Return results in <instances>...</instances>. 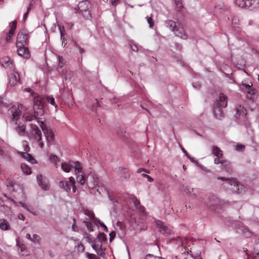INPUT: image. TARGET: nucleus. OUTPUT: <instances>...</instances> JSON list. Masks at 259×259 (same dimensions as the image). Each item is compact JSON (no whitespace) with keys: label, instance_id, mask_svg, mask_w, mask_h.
<instances>
[{"label":"nucleus","instance_id":"nucleus-1","mask_svg":"<svg viewBox=\"0 0 259 259\" xmlns=\"http://www.w3.org/2000/svg\"><path fill=\"white\" fill-rule=\"evenodd\" d=\"M22 105L20 104L18 106L16 107H12L9 109V111L10 113L12 114V121L14 122L16 124V126L14 127L15 131L18 133V134L21 136H24L26 133L25 126L24 125H20L18 124V120L19 119V117L20 115V108H22Z\"/></svg>","mask_w":259,"mask_h":259},{"label":"nucleus","instance_id":"nucleus-2","mask_svg":"<svg viewBox=\"0 0 259 259\" xmlns=\"http://www.w3.org/2000/svg\"><path fill=\"white\" fill-rule=\"evenodd\" d=\"M165 25L169 28L176 35L182 39H186L187 37L183 28L180 26L179 24L171 20H167L165 22Z\"/></svg>","mask_w":259,"mask_h":259},{"label":"nucleus","instance_id":"nucleus-3","mask_svg":"<svg viewBox=\"0 0 259 259\" xmlns=\"http://www.w3.org/2000/svg\"><path fill=\"white\" fill-rule=\"evenodd\" d=\"M59 187L69 192L71 190V187H72V191L75 193L76 191L75 179L73 177L69 178V181H61L59 183Z\"/></svg>","mask_w":259,"mask_h":259},{"label":"nucleus","instance_id":"nucleus-4","mask_svg":"<svg viewBox=\"0 0 259 259\" xmlns=\"http://www.w3.org/2000/svg\"><path fill=\"white\" fill-rule=\"evenodd\" d=\"M235 3L240 8L254 9L259 7V0H235Z\"/></svg>","mask_w":259,"mask_h":259},{"label":"nucleus","instance_id":"nucleus-5","mask_svg":"<svg viewBox=\"0 0 259 259\" xmlns=\"http://www.w3.org/2000/svg\"><path fill=\"white\" fill-rule=\"evenodd\" d=\"M218 179L226 181V183L231 187L230 189L233 192L237 193H242V190H240L239 183L236 179L233 178L229 179L225 177H219Z\"/></svg>","mask_w":259,"mask_h":259},{"label":"nucleus","instance_id":"nucleus-6","mask_svg":"<svg viewBox=\"0 0 259 259\" xmlns=\"http://www.w3.org/2000/svg\"><path fill=\"white\" fill-rule=\"evenodd\" d=\"M37 122L38 125L41 128L48 143L51 144L54 139V135L53 132L50 128H49L45 124L43 121L37 120Z\"/></svg>","mask_w":259,"mask_h":259},{"label":"nucleus","instance_id":"nucleus-7","mask_svg":"<svg viewBox=\"0 0 259 259\" xmlns=\"http://www.w3.org/2000/svg\"><path fill=\"white\" fill-rule=\"evenodd\" d=\"M235 229L237 233L241 234L244 237L248 238L251 236L252 232L247 226H244L240 222L235 223Z\"/></svg>","mask_w":259,"mask_h":259},{"label":"nucleus","instance_id":"nucleus-8","mask_svg":"<svg viewBox=\"0 0 259 259\" xmlns=\"http://www.w3.org/2000/svg\"><path fill=\"white\" fill-rule=\"evenodd\" d=\"M226 202L223 200L220 199L216 195L210 194L208 198L207 205L211 207H216L217 208H219L225 205Z\"/></svg>","mask_w":259,"mask_h":259},{"label":"nucleus","instance_id":"nucleus-9","mask_svg":"<svg viewBox=\"0 0 259 259\" xmlns=\"http://www.w3.org/2000/svg\"><path fill=\"white\" fill-rule=\"evenodd\" d=\"M28 41V32L25 29L21 30L17 35L16 47L25 46Z\"/></svg>","mask_w":259,"mask_h":259},{"label":"nucleus","instance_id":"nucleus-10","mask_svg":"<svg viewBox=\"0 0 259 259\" xmlns=\"http://www.w3.org/2000/svg\"><path fill=\"white\" fill-rule=\"evenodd\" d=\"M154 223L159 232L163 235H168L171 234V230L167 225L160 220L154 219Z\"/></svg>","mask_w":259,"mask_h":259},{"label":"nucleus","instance_id":"nucleus-11","mask_svg":"<svg viewBox=\"0 0 259 259\" xmlns=\"http://www.w3.org/2000/svg\"><path fill=\"white\" fill-rule=\"evenodd\" d=\"M99 178L94 173L89 174L86 177L85 184L89 188L94 189L98 185Z\"/></svg>","mask_w":259,"mask_h":259},{"label":"nucleus","instance_id":"nucleus-12","mask_svg":"<svg viewBox=\"0 0 259 259\" xmlns=\"http://www.w3.org/2000/svg\"><path fill=\"white\" fill-rule=\"evenodd\" d=\"M36 179L39 186L40 187L42 190L45 191L49 190V181L47 178L43 177L41 175H39L37 176Z\"/></svg>","mask_w":259,"mask_h":259},{"label":"nucleus","instance_id":"nucleus-13","mask_svg":"<svg viewBox=\"0 0 259 259\" xmlns=\"http://www.w3.org/2000/svg\"><path fill=\"white\" fill-rule=\"evenodd\" d=\"M30 126V132L32 137L37 142L41 141V132L35 124L32 123L29 124Z\"/></svg>","mask_w":259,"mask_h":259},{"label":"nucleus","instance_id":"nucleus-14","mask_svg":"<svg viewBox=\"0 0 259 259\" xmlns=\"http://www.w3.org/2000/svg\"><path fill=\"white\" fill-rule=\"evenodd\" d=\"M241 89L243 91L246 92L247 98L249 99H253L254 98L255 90L251 88V86L246 83H242L241 87Z\"/></svg>","mask_w":259,"mask_h":259},{"label":"nucleus","instance_id":"nucleus-15","mask_svg":"<svg viewBox=\"0 0 259 259\" xmlns=\"http://www.w3.org/2000/svg\"><path fill=\"white\" fill-rule=\"evenodd\" d=\"M44 104L38 98H35L34 100L33 110L34 113L37 115H40L43 113Z\"/></svg>","mask_w":259,"mask_h":259},{"label":"nucleus","instance_id":"nucleus-16","mask_svg":"<svg viewBox=\"0 0 259 259\" xmlns=\"http://www.w3.org/2000/svg\"><path fill=\"white\" fill-rule=\"evenodd\" d=\"M213 105L226 107L227 106V97L223 93H220L219 99L215 100Z\"/></svg>","mask_w":259,"mask_h":259},{"label":"nucleus","instance_id":"nucleus-17","mask_svg":"<svg viewBox=\"0 0 259 259\" xmlns=\"http://www.w3.org/2000/svg\"><path fill=\"white\" fill-rule=\"evenodd\" d=\"M0 64L4 67L9 69L11 71H14V65L12 60L9 57H4L0 59Z\"/></svg>","mask_w":259,"mask_h":259},{"label":"nucleus","instance_id":"nucleus-18","mask_svg":"<svg viewBox=\"0 0 259 259\" xmlns=\"http://www.w3.org/2000/svg\"><path fill=\"white\" fill-rule=\"evenodd\" d=\"M17 53L19 56H22L24 58L28 59L30 57L29 50L25 46L17 47Z\"/></svg>","mask_w":259,"mask_h":259},{"label":"nucleus","instance_id":"nucleus-19","mask_svg":"<svg viewBox=\"0 0 259 259\" xmlns=\"http://www.w3.org/2000/svg\"><path fill=\"white\" fill-rule=\"evenodd\" d=\"M20 81V76L17 72L14 71L9 75V83L10 85L13 87L15 86L17 82Z\"/></svg>","mask_w":259,"mask_h":259},{"label":"nucleus","instance_id":"nucleus-20","mask_svg":"<svg viewBox=\"0 0 259 259\" xmlns=\"http://www.w3.org/2000/svg\"><path fill=\"white\" fill-rule=\"evenodd\" d=\"M130 202L133 204L135 208L137 210H145L144 207L141 205L140 201L136 196L133 195L131 196L130 197Z\"/></svg>","mask_w":259,"mask_h":259},{"label":"nucleus","instance_id":"nucleus-21","mask_svg":"<svg viewBox=\"0 0 259 259\" xmlns=\"http://www.w3.org/2000/svg\"><path fill=\"white\" fill-rule=\"evenodd\" d=\"M221 107L213 105V113L218 119H221L224 116V113Z\"/></svg>","mask_w":259,"mask_h":259},{"label":"nucleus","instance_id":"nucleus-22","mask_svg":"<svg viewBox=\"0 0 259 259\" xmlns=\"http://www.w3.org/2000/svg\"><path fill=\"white\" fill-rule=\"evenodd\" d=\"M18 153L20 154L23 158L27 160L30 163L32 164L36 163L35 159L28 153L23 152H18Z\"/></svg>","mask_w":259,"mask_h":259},{"label":"nucleus","instance_id":"nucleus-23","mask_svg":"<svg viewBox=\"0 0 259 259\" xmlns=\"http://www.w3.org/2000/svg\"><path fill=\"white\" fill-rule=\"evenodd\" d=\"M236 116L237 118H239L241 116L244 117L246 114V109L241 105L237 106L236 108Z\"/></svg>","mask_w":259,"mask_h":259},{"label":"nucleus","instance_id":"nucleus-24","mask_svg":"<svg viewBox=\"0 0 259 259\" xmlns=\"http://www.w3.org/2000/svg\"><path fill=\"white\" fill-rule=\"evenodd\" d=\"M72 168H74L76 174L82 173L81 164L78 161H72Z\"/></svg>","mask_w":259,"mask_h":259},{"label":"nucleus","instance_id":"nucleus-25","mask_svg":"<svg viewBox=\"0 0 259 259\" xmlns=\"http://www.w3.org/2000/svg\"><path fill=\"white\" fill-rule=\"evenodd\" d=\"M72 161H69L68 162H62L61 166V169L64 172H69L72 168Z\"/></svg>","mask_w":259,"mask_h":259},{"label":"nucleus","instance_id":"nucleus-26","mask_svg":"<svg viewBox=\"0 0 259 259\" xmlns=\"http://www.w3.org/2000/svg\"><path fill=\"white\" fill-rule=\"evenodd\" d=\"M76 180L77 183L78 184L80 185L81 186H83L86 183V177L85 175H82V172L81 174H76Z\"/></svg>","mask_w":259,"mask_h":259},{"label":"nucleus","instance_id":"nucleus-27","mask_svg":"<svg viewBox=\"0 0 259 259\" xmlns=\"http://www.w3.org/2000/svg\"><path fill=\"white\" fill-rule=\"evenodd\" d=\"M222 169L230 174L233 171L232 164L227 160H225V163L222 165Z\"/></svg>","mask_w":259,"mask_h":259},{"label":"nucleus","instance_id":"nucleus-28","mask_svg":"<svg viewBox=\"0 0 259 259\" xmlns=\"http://www.w3.org/2000/svg\"><path fill=\"white\" fill-rule=\"evenodd\" d=\"M212 154L218 157H223V151L217 146H213L212 147Z\"/></svg>","mask_w":259,"mask_h":259},{"label":"nucleus","instance_id":"nucleus-29","mask_svg":"<svg viewBox=\"0 0 259 259\" xmlns=\"http://www.w3.org/2000/svg\"><path fill=\"white\" fill-rule=\"evenodd\" d=\"M37 116L36 113H35V115L25 113L23 115V118L26 121H31L35 119Z\"/></svg>","mask_w":259,"mask_h":259},{"label":"nucleus","instance_id":"nucleus-30","mask_svg":"<svg viewBox=\"0 0 259 259\" xmlns=\"http://www.w3.org/2000/svg\"><path fill=\"white\" fill-rule=\"evenodd\" d=\"M9 223L5 219L0 220V228L3 230H7L9 229Z\"/></svg>","mask_w":259,"mask_h":259},{"label":"nucleus","instance_id":"nucleus-31","mask_svg":"<svg viewBox=\"0 0 259 259\" xmlns=\"http://www.w3.org/2000/svg\"><path fill=\"white\" fill-rule=\"evenodd\" d=\"M21 168L23 172L26 175H30L31 174V168L29 167L28 165H27L25 163H21Z\"/></svg>","mask_w":259,"mask_h":259},{"label":"nucleus","instance_id":"nucleus-32","mask_svg":"<svg viewBox=\"0 0 259 259\" xmlns=\"http://www.w3.org/2000/svg\"><path fill=\"white\" fill-rule=\"evenodd\" d=\"M0 155L7 160H11L12 159L10 153L8 151H5L3 149H0Z\"/></svg>","mask_w":259,"mask_h":259},{"label":"nucleus","instance_id":"nucleus-33","mask_svg":"<svg viewBox=\"0 0 259 259\" xmlns=\"http://www.w3.org/2000/svg\"><path fill=\"white\" fill-rule=\"evenodd\" d=\"M88 2L87 1L80 2L78 4V8L81 12H87V10H88Z\"/></svg>","mask_w":259,"mask_h":259},{"label":"nucleus","instance_id":"nucleus-34","mask_svg":"<svg viewBox=\"0 0 259 259\" xmlns=\"http://www.w3.org/2000/svg\"><path fill=\"white\" fill-rule=\"evenodd\" d=\"M252 253L255 257H259V238L257 239L256 241V244Z\"/></svg>","mask_w":259,"mask_h":259},{"label":"nucleus","instance_id":"nucleus-35","mask_svg":"<svg viewBox=\"0 0 259 259\" xmlns=\"http://www.w3.org/2000/svg\"><path fill=\"white\" fill-rule=\"evenodd\" d=\"M97 239L98 242L102 244L103 242L106 241L107 237L104 233H99L97 236Z\"/></svg>","mask_w":259,"mask_h":259},{"label":"nucleus","instance_id":"nucleus-36","mask_svg":"<svg viewBox=\"0 0 259 259\" xmlns=\"http://www.w3.org/2000/svg\"><path fill=\"white\" fill-rule=\"evenodd\" d=\"M101 246H102V243L98 242L96 239L93 240V241L92 242V247L96 252Z\"/></svg>","mask_w":259,"mask_h":259},{"label":"nucleus","instance_id":"nucleus-37","mask_svg":"<svg viewBox=\"0 0 259 259\" xmlns=\"http://www.w3.org/2000/svg\"><path fill=\"white\" fill-rule=\"evenodd\" d=\"M175 4L176 10L177 11H180L183 6L181 0H172Z\"/></svg>","mask_w":259,"mask_h":259},{"label":"nucleus","instance_id":"nucleus-38","mask_svg":"<svg viewBox=\"0 0 259 259\" xmlns=\"http://www.w3.org/2000/svg\"><path fill=\"white\" fill-rule=\"evenodd\" d=\"M108 197L114 206V209H117L118 205L119 204L118 201L116 199H114V197L109 194H108Z\"/></svg>","mask_w":259,"mask_h":259},{"label":"nucleus","instance_id":"nucleus-39","mask_svg":"<svg viewBox=\"0 0 259 259\" xmlns=\"http://www.w3.org/2000/svg\"><path fill=\"white\" fill-rule=\"evenodd\" d=\"M11 103L6 99L0 98V105L4 107H8Z\"/></svg>","mask_w":259,"mask_h":259},{"label":"nucleus","instance_id":"nucleus-40","mask_svg":"<svg viewBox=\"0 0 259 259\" xmlns=\"http://www.w3.org/2000/svg\"><path fill=\"white\" fill-rule=\"evenodd\" d=\"M15 183L12 181H9L7 184V186L9 188L10 192H13L15 190Z\"/></svg>","mask_w":259,"mask_h":259},{"label":"nucleus","instance_id":"nucleus-41","mask_svg":"<svg viewBox=\"0 0 259 259\" xmlns=\"http://www.w3.org/2000/svg\"><path fill=\"white\" fill-rule=\"evenodd\" d=\"M58 62L59 67L62 68L65 64V59L60 56H58Z\"/></svg>","mask_w":259,"mask_h":259},{"label":"nucleus","instance_id":"nucleus-42","mask_svg":"<svg viewBox=\"0 0 259 259\" xmlns=\"http://www.w3.org/2000/svg\"><path fill=\"white\" fill-rule=\"evenodd\" d=\"M83 223L85 224V226L87 227L89 232L93 231L94 230L92 223H91V222L84 221H83Z\"/></svg>","mask_w":259,"mask_h":259},{"label":"nucleus","instance_id":"nucleus-43","mask_svg":"<svg viewBox=\"0 0 259 259\" xmlns=\"http://www.w3.org/2000/svg\"><path fill=\"white\" fill-rule=\"evenodd\" d=\"M245 40L246 41V42L248 44H251L253 41H259V35L254 37L252 38V39H251V38L249 36H247V38H245Z\"/></svg>","mask_w":259,"mask_h":259},{"label":"nucleus","instance_id":"nucleus-44","mask_svg":"<svg viewBox=\"0 0 259 259\" xmlns=\"http://www.w3.org/2000/svg\"><path fill=\"white\" fill-rule=\"evenodd\" d=\"M47 100L51 105H53L56 108L57 107V106L55 103V99L52 96H49L47 97Z\"/></svg>","mask_w":259,"mask_h":259},{"label":"nucleus","instance_id":"nucleus-45","mask_svg":"<svg viewBox=\"0 0 259 259\" xmlns=\"http://www.w3.org/2000/svg\"><path fill=\"white\" fill-rule=\"evenodd\" d=\"M85 255H86V257L88 259H100V258L99 256H97L95 254L86 252Z\"/></svg>","mask_w":259,"mask_h":259},{"label":"nucleus","instance_id":"nucleus-46","mask_svg":"<svg viewBox=\"0 0 259 259\" xmlns=\"http://www.w3.org/2000/svg\"><path fill=\"white\" fill-rule=\"evenodd\" d=\"M40 237L37 234H33L32 238H31V241L35 243H39Z\"/></svg>","mask_w":259,"mask_h":259},{"label":"nucleus","instance_id":"nucleus-47","mask_svg":"<svg viewBox=\"0 0 259 259\" xmlns=\"http://www.w3.org/2000/svg\"><path fill=\"white\" fill-rule=\"evenodd\" d=\"M105 249L102 248V246L100 247L98 250H97L96 253L101 256H104L105 255L104 253Z\"/></svg>","mask_w":259,"mask_h":259},{"label":"nucleus","instance_id":"nucleus-48","mask_svg":"<svg viewBox=\"0 0 259 259\" xmlns=\"http://www.w3.org/2000/svg\"><path fill=\"white\" fill-rule=\"evenodd\" d=\"M74 47L78 50L79 53L80 54H82L84 52V50L81 48L79 45H78L77 43L75 42L74 44Z\"/></svg>","mask_w":259,"mask_h":259},{"label":"nucleus","instance_id":"nucleus-49","mask_svg":"<svg viewBox=\"0 0 259 259\" xmlns=\"http://www.w3.org/2000/svg\"><path fill=\"white\" fill-rule=\"evenodd\" d=\"M22 146L24 148V149L25 151L28 152L29 151L30 148L27 141H23L22 142Z\"/></svg>","mask_w":259,"mask_h":259},{"label":"nucleus","instance_id":"nucleus-50","mask_svg":"<svg viewBox=\"0 0 259 259\" xmlns=\"http://www.w3.org/2000/svg\"><path fill=\"white\" fill-rule=\"evenodd\" d=\"M50 160L53 163L55 161H60L59 158L55 155L51 154L50 156Z\"/></svg>","mask_w":259,"mask_h":259},{"label":"nucleus","instance_id":"nucleus-51","mask_svg":"<svg viewBox=\"0 0 259 259\" xmlns=\"http://www.w3.org/2000/svg\"><path fill=\"white\" fill-rule=\"evenodd\" d=\"M220 158L221 157H217L215 158H214V164H218L219 163H221L223 165L225 163V160H221V159H220Z\"/></svg>","mask_w":259,"mask_h":259},{"label":"nucleus","instance_id":"nucleus-52","mask_svg":"<svg viewBox=\"0 0 259 259\" xmlns=\"http://www.w3.org/2000/svg\"><path fill=\"white\" fill-rule=\"evenodd\" d=\"M245 146L242 144H238L235 146V150L238 151H242L244 149Z\"/></svg>","mask_w":259,"mask_h":259},{"label":"nucleus","instance_id":"nucleus-53","mask_svg":"<svg viewBox=\"0 0 259 259\" xmlns=\"http://www.w3.org/2000/svg\"><path fill=\"white\" fill-rule=\"evenodd\" d=\"M77 248L78 251L80 252H83L84 250V247L81 243L77 245Z\"/></svg>","mask_w":259,"mask_h":259},{"label":"nucleus","instance_id":"nucleus-54","mask_svg":"<svg viewBox=\"0 0 259 259\" xmlns=\"http://www.w3.org/2000/svg\"><path fill=\"white\" fill-rule=\"evenodd\" d=\"M16 25L17 22L16 21H14L11 25V29L9 30L11 33H12V32H15V31L16 29Z\"/></svg>","mask_w":259,"mask_h":259},{"label":"nucleus","instance_id":"nucleus-55","mask_svg":"<svg viewBox=\"0 0 259 259\" xmlns=\"http://www.w3.org/2000/svg\"><path fill=\"white\" fill-rule=\"evenodd\" d=\"M146 18L147 22L149 25V27L150 28H152L153 26H154V22L153 21L152 18L150 17H147Z\"/></svg>","mask_w":259,"mask_h":259},{"label":"nucleus","instance_id":"nucleus-56","mask_svg":"<svg viewBox=\"0 0 259 259\" xmlns=\"http://www.w3.org/2000/svg\"><path fill=\"white\" fill-rule=\"evenodd\" d=\"M185 192H187V193H188L189 194H191V193H192L194 190L193 188L190 187H189V186H186L185 190H184Z\"/></svg>","mask_w":259,"mask_h":259},{"label":"nucleus","instance_id":"nucleus-57","mask_svg":"<svg viewBox=\"0 0 259 259\" xmlns=\"http://www.w3.org/2000/svg\"><path fill=\"white\" fill-rule=\"evenodd\" d=\"M98 224L103 228L105 232L108 231L107 227L101 221L98 220Z\"/></svg>","mask_w":259,"mask_h":259},{"label":"nucleus","instance_id":"nucleus-58","mask_svg":"<svg viewBox=\"0 0 259 259\" xmlns=\"http://www.w3.org/2000/svg\"><path fill=\"white\" fill-rule=\"evenodd\" d=\"M14 34V32H12V33H11L10 31H9L8 33L7 34V35L6 36V39H7V41H10V40L11 39V38L13 36Z\"/></svg>","mask_w":259,"mask_h":259},{"label":"nucleus","instance_id":"nucleus-59","mask_svg":"<svg viewBox=\"0 0 259 259\" xmlns=\"http://www.w3.org/2000/svg\"><path fill=\"white\" fill-rule=\"evenodd\" d=\"M115 235H116L115 232H114V231L111 232L109 234V236H110L109 240H110V241H111L115 238Z\"/></svg>","mask_w":259,"mask_h":259},{"label":"nucleus","instance_id":"nucleus-60","mask_svg":"<svg viewBox=\"0 0 259 259\" xmlns=\"http://www.w3.org/2000/svg\"><path fill=\"white\" fill-rule=\"evenodd\" d=\"M84 237L87 239L89 242L92 243V242L93 241V240L90 238V237L89 236V234L86 232L84 233Z\"/></svg>","mask_w":259,"mask_h":259},{"label":"nucleus","instance_id":"nucleus-61","mask_svg":"<svg viewBox=\"0 0 259 259\" xmlns=\"http://www.w3.org/2000/svg\"><path fill=\"white\" fill-rule=\"evenodd\" d=\"M181 147V149L182 150V151H183V152L184 153H185V155L189 158V159H190V156L189 155V154L188 153V152H187V151L182 146H180Z\"/></svg>","mask_w":259,"mask_h":259},{"label":"nucleus","instance_id":"nucleus-62","mask_svg":"<svg viewBox=\"0 0 259 259\" xmlns=\"http://www.w3.org/2000/svg\"><path fill=\"white\" fill-rule=\"evenodd\" d=\"M73 221H74V224L72 225V230L75 231V232H76L78 231V228L75 225V219H73Z\"/></svg>","mask_w":259,"mask_h":259},{"label":"nucleus","instance_id":"nucleus-63","mask_svg":"<svg viewBox=\"0 0 259 259\" xmlns=\"http://www.w3.org/2000/svg\"><path fill=\"white\" fill-rule=\"evenodd\" d=\"M179 239L182 242V244H184V242H186L187 243V244H188L189 246V241H188L189 239H188V237L185 238L184 240H182V239L180 237L179 238Z\"/></svg>","mask_w":259,"mask_h":259},{"label":"nucleus","instance_id":"nucleus-64","mask_svg":"<svg viewBox=\"0 0 259 259\" xmlns=\"http://www.w3.org/2000/svg\"><path fill=\"white\" fill-rule=\"evenodd\" d=\"M32 5H33V1L31 0L28 6L27 7V11L26 12H28V13H29V11L31 9V7H32Z\"/></svg>","mask_w":259,"mask_h":259}]
</instances>
